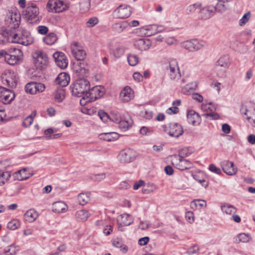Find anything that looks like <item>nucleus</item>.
I'll return each mask as SVG.
<instances>
[{
    "label": "nucleus",
    "mask_w": 255,
    "mask_h": 255,
    "mask_svg": "<svg viewBox=\"0 0 255 255\" xmlns=\"http://www.w3.org/2000/svg\"><path fill=\"white\" fill-rule=\"evenodd\" d=\"M211 5H208L200 11V15L202 18L208 19L211 17L217 11L222 13L228 8V2L231 0H210Z\"/></svg>",
    "instance_id": "f257e3e1"
},
{
    "label": "nucleus",
    "mask_w": 255,
    "mask_h": 255,
    "mask_svg": "<svg viewBox=\"0 0 255 255\" xmlns=\"http://www.w3.org/2000/svg\"><path fill=\"white\" fill-rule=\"evenodd\" d=\"M105 94V90L102 86H95L91 90H88V92L86 93L85 96L83 97L80 100V104L82 106H85L88 103L94 101L101 97Z\"/></svg>",
    "instance_id": "f03ea898"
},
{
    "label": "nucleus",
    "mask_w": 255,
    "mask_h": 255,
    "mask_svg": "<svg viewBox=\"0 0 255 255\" xmlns=\"http://www.w3.org/2000/svg\"><path fill=\"white\" fill-rule=\"evenodd\" d=\"M22 13L28 23H38L41 19V16L39 15V8L35 4L27 6Z\"/></svg>",
    "instance_id": "7ed1b4c3"
},
{
    "label": "nucleus",
    "mask_w": 255,
    "mask_h": 255,
    "mask_svg": "<svg viewBox=\"0 0 255 255\" xmlns=\"http://www.w3.org/2000/svg\"><path fill=\"white\" fill-rule=\"evenodd\" d=\"M90 89V83L85 79H80L75 81L71 87L72 95L78 97H84Z\"/></svg>",
    "instance_id": "20e7f679"
},
{
    "label": "nucleus",
    "mask_w": 255,
    "mask_h": 255,
    "mask_svg": "<svg viewBox=\"0 0 255 255\" xmlns=\"http://www.w3.org/2000/svg\"><path fill=\"white\" fill-rule=\"evenodd\" d=\"M69 6L61 0H49L46 8L50 12H61L66 10Z\"/></svg>",
    "instance_id": "39448f33"
},
{
    "label": "nucleus",
    "mask_w": 255,
    "mask_h": 255,
    "mask_svg": "<svg viewBox=\"0 0 255 255\" xmlns=\"http://www.w3.org/2000/svg\"><path fill=\"white\" fill-rule=\"evenodd\" d=\"M171 162L177 169L180 170L190 169L193 167V163L185 158L174 155L171 156Z\"/></svg>",
    "instance_id": "423d86ee"
},
{
    "label": "nucleus",
    "mask_w": 255,
    "mask_h": 255,
    "mask_svg": "<svg viewBox=\"0 0 255 255\" xmlns=\"http://www.w3.org/2000/svg\"><path fill=\"white\" fill-rule=\"evenodd\" d=\"M32 57L34 59V63L38 68L42 69L47 65L48 57L43 51H35L32 53Z\"/></svg>",
    "instance_id": "0eeeda50"
},
{
    "label": "nucleus",
    "mask_w": 255,
    "mask_h": 255,
    "mask_svg": "<svg viewBox=\"0 0 255 255\" xmlns=\"http://www.w3.org/2000/svg\"><path fill=\"white\" fill-rule=\"evenodd\" d=\"M4 60L10 65L18 64L22 61L21 51L19 49H14L12 52H7Z\"/></svg>",
    "instance_id": "6e6552de"
},
{
    "label": "nucleus",
    "mask_w": 255,
    "mask_h": 255,
    "mask_svg": "<svg viewBox=\"0 0 255 255\" xmlns=\"http://www.w3.org/2000/svg\"><path fill=\"white\" fill-rule=\"evenodd\" d=\"M131 13V7L129 5L121 4L113 12L114 18L124 19L128 17Z\"/></svg>",
    "instance_id": "1a4fd4ad"
},
{
    "label": "nucleus",
    "mask_w": 255,
    "mask_h": 255,
    "mask_svg": "<svg viewBox=\"0 0 255 255\" xmlns=\"http://www.w3.org/2000/svg\"><path fill=\"white\" fill-rule=\"evenodd\" d=\"M21 20L20 13L17 10H12L7 15L6 21L9 23L11 29H15L19 27Z\"/></svg>",
    "instance_id": "9d476101"
},
{
    "label": "nucleus",
    "mask_w": 255,
    "mask_h": 255,
    "mask_svg": "<svg viewBox=\"0 0 255 255\" xmlns=\"http://www.w3.org/2000/svg\"><path fill=\"white\" fill-rule=\"evenodd\" d=\"M1 80L3 84L9 87H14L16 85L17 79L15 74L11 71L5 70L1 75Z\"/></svg>",
    "instance_id": "9b49d317"
},
{
    "label": "nucleus",
    "mask_w": 255,
    "mask_h": 255,
    "mask_svg": "<svg viewBox=\"0 0 255 255\" xmlns=\"http://www.w3.org/2000/svg\"><path fill=\"white\" fill-rule=\"evenodd\" d=\"M15 98L14 93L10 90L0 86V101L4 104H9Z\"/></svg>",
    "instance_id": "f8f14e48"
},
{
    "label": "nucleus",
    "mask_w": 255,
    "mask_h": 255,
    "mask_svg": "<svg viewBox=\"0 0 255 255\" xmlns=\"http://www.w3.org/2000/svg\"><path fill=\"white\" fill-rule=\"evenodd\" d=\"M170 78L175 81H177L181 77L177 62L175 60H172L169 63Z\"/></svg>",
    "instance_id": "ddd939ff"
},
{
    "label": "nucleus",
    "mask_w": 255,
    "mask_h": 255,
    "mask_svg": "<svg viewBox=\"0 0 255 255\" xmlns=\"http://www.w3.org/2000/svg\"><path fill=\"white\" fill-rule=\"evenodd\" d=\"M53 57L57 65L61 69L66 68L68 64L66 55L62 52H56L53 55Z\"/></svg>",
    "instance_id": "4468645a"
},
{
    "label": "nucleus",
    "mask_w": 255,
    "mask_h": 255,
    "mask_svg": "<svg viewBox=\"0 0 255 255\" xmlns=\"http://www.w3.org/2000/svg\"><path fill=\"white\" fill-rule=\"evenodd\" d=\"M243 114L247 116V119L255 127V107L254 106L243 108L241 109Z\"/></svg>",
    "instance_id": "2eb2a0df"
},
{
    "label": "nucleus",
    "mask_w": 255,
    "mask_h": 255,
    "mask_svg": "<svg viewBox=\"0 0 255 255\" xmlns=\"http://www.w3.org/2000/svg\"><path fill=\"white\" fill-rule=\"evenodd\" d=\"M222 168L223 171L229 175H234L237 172V168L234 167L233 162L225 160L222 162Z\"/></svg>",
    "instance_id": "dca6fc26"
},
{
    "label": "nucleus",
    "mask_w": 255,
    "mask_h": 255,
    "mask_svg": "<svg viewBox=\"0 0 255 255\" xmlns=\"http://www.w3.org/2000/svg\"><path fill=\"white\" fill-rule=\"evenodd\" d=\"M182 47L189 51L198 50L201 48V45L196 39L187 40L181 43Z\"/></svg>",
    "instance_id": "f3484780"
},
{
    "label": "nucleus",
    "mask_w": 255,
    "mask_h": 255,
    "mask_svg": "<svg viewBox=\"0 0 255 255\" xmlns=\"http://www.w3.org/2000/svg\"><path fill=\"white\" fill-rule=\"evenodd\" d=\"M183 132L181 126L177 123H170L169 125V134L171 136L178 137Z\"/></svg>",
    "instance_id": "a211bd4d"
},
{
    "label": "nucleus",
    "mask_w": 255,
    "mask_h": 255,
    "mask_svg": "<svg viewBox=\"0 0 255 255\" xmlns=\"http://www.w3.org/2000/svg\"><path fill=\"white\" fill-rule=\"evenodd\" d=\"M133 97V92L128 86L125 87L120 93V98L123 102H129Z\"/></svg>",
    "instance_id": "6ab92c4d"
},
{
    "label": "nucleus",
    "mask_w": 255,
    "mask_h": 255,
    "mask_svg": "<svg viewBox=\"0 0 255 255\" xmlns=\"http://www.w3.org/2000/svg\"><path fill=\"white\" fill-rule=\"evenodd\" d=\"M133 222V217L128 214H123L117 218L118 225L128 226L131 224Z\"/></svg>",
    "instance_id": "aec40b11"
},
{
    "label": "nucleus",
    "mask_w": 255,
    "mask_h": 255,
    "mask_svg": "<svg viewBox=\"0 0 255 255\" xmlns=\"http://www.w3.org/2000/svg\"><path fill=\"white\" fill-rule=\"evenodd\" d=\"M151 42L148 39L141 38L136 40L134 46L141 51L147 50L151 46Z\"/></svg>",
    "instance_id": "412c9836"
},
{
    "label": "nucleus",
    "mask_w": 255,
    "mask_h": 255,
    "mask_svg": "<svg viewBox=\"0 0 255 255\" xmlns=\"http://www.w3.org/2000/svg\"><path fill=\"white\" fill-rule=\"evenodd\" d=\"M187 118L188 122L193 126L198 125L201 121L199 115L194 111H189Z\"/></svg>",
    "instance_id": "4be33fe9"
},
{
    "label": "nucleus",
    "mask_w": 255,
    "mask_h": 255,
    "mask_svg": "<svg viewBox=\"0 0 255 255\" xmlns=\"http://www.w3.org/2000/svg\"><path fill=\"white\" fill-rule=\"evenodd\" d=\"M132 151L128 150H122L119 156V159L121 162L128 163L133 160V158L131 157Z\"/></svg>",
    "instance_id": "5701e85b"
},
{
    "label": "nucleus",
    "mask_w": 255,
    "mask_h": 255,
    "mask_svg": "<svg viewBox=\"0 0 255 255\" xmlns=\"http://www.w3.org/2000/svg\"><path fill=\"white\" fill-rule=\"evenodd\" d=\"M69 81L70 77L69 75L64 72L59 74L55 79L56 83L62 87L66 86Z\"/></svg>",
    "instance_id": "b1692460"
},
{
    "label": "nucleus",
    "mask_w": 255,
    "mask_h": 255,
    "mask_svg": "<svg viewBox=\"0 0 255 255\" xmlns=\"http://www.w3.org/2000/svg\"><path fill=\"white\" fill-rule=\"evenodd\" d=\"M38 214L34 209H29L24 215V219L29 222H34L38 217Z\"/></svg>",
    "instance_id": "393cba45"
},
{
    "label": "nucleus",
    "mask_w": 255,
    "mask_h": 255,
    "mask_svg": "<svg viewBox=\"0 0 255 255\" xmlns=\"http://www.w3.org/2000/svg\"><path fill=\"white\" fill-rule=\"evenodd\" d=\"M130 24L127 21H123L121 22L116 23L112 26L113 29L118 32L121 33L126 29Z\"/></svg>",
    "instance_id": "a878e982"
},
{
    "label": "nucleus",
    "mask_w": 255,
    "mask_h": 255,
    "mask_svg": "<svg viewBox=\"0 0 255 255\" xmlns=\"http://www.w3.org/2000/svg\"><path fill=\"white\" fill-rule=\"evenodd\" d=\"M66 204L62 201L56 202L52 205V210L55 213H61L65 212L67 209Z\"/></svg>",
    "instance_id": "bb28decb"
},
{
    "label": "nucleus",
    "mask_w": 255,
    "mask_h": 255,
    "mask_svg": "<svg viewBox=\"0 0 255 255\" xmlns=\"http://www.w3.org/2000/svg\"><path fill=\"white\" fill-rule=\"evenodd\" d=\"M90 216L89 212L86 210H81L77 211L75 217L77 221L83 222L86 221Z\"/></svg>",
    "instance_id": "cd10ccee"
},
{
    "label": "nucleus",
    "mask_w": 255,
    "mask_h": 255,
    "mask_svg": "<svg viewBox=\"0 0 255 255\" xmlns=\"http://www.w3.org/2000/svg\"><path fill=\"white\" fill-rule=\"evenodd\" d=\"M100 138L104 140L110 141L118 138L119 135L115 132L103 133L100 134Z\"/></svg>",
    "instance_id": "c85d7f7f"
},
{
    "label": "nucleus",
    "mask_w": 255,
    "mask_h": 255,
    "mask_svg": "<svg viewBox=\"0 0 255 255\" xmlns=\"http://www.w3.org/2000/svg\"><path fill=\"white\" fill-rule=\"evenodd\" d=\"M72 52L74 57L77 60H83L86 56V52L84 50L78 48H72Z\"/></svg>",
    "instance_id": "c756f323"
},
{
    "label": "nucleus",
    "mask_w": 255,
    "mask_h": 255,
    "mask_svg": "<svg viewBox=\"0 0 255 255\" xmlns=\"http://www.w3.org/2000/svg\"><path fill=\"white\" fill-rule=\"evenodd\" d=\"M15 177L19 180H26L31 176V174L26 172V168H23L18 171L17 172H15Z\"/></svg>",
    "instance_id": "7c9ffc66"
},
{
    "label": "nucleus",
    "mask_w": 255,
    "mask_h": 255,
    "mask_svg": "<svg viewBox=\"0 0 255 255\" xmlns=\"http://www.w3.org/2000/svg\"><path fill=\"white\" fill-rule=\"evenodd\" d=\"M57 39L55 33H50L43 38V41L47 45H52L56 42Z\"/></svg>",
    "instance_id": "2f4dec72"
},
{
    "label": "nucleus",
    "mask_w": 255,
    "mask_h": 255,
    "mask_svg": "<svg viewBox=\"0 0 255 255\" xmlns=\"http://www.w3.org/2000/svg\"><path fill=\"white\" fill-rule=\"evenodd\" d=\"M78 200L79 204L83 206L90 201V194L89 193H82L78 195Z\"/></svg>",
    "instance_id": "473e14b6"
},
{
    "label": "nucleus",
    "mask_w": 255,
    "mask_h": 255,
    "mask_svg": "<svg viewBox=\"0 0 255 255\" xmlns=\"http://www.w3.org/2000/svg\"><path fill=\"white\" fill-rule=\"evenodd\" d=\"M113 245L116 248H120L121 251L124 253H127L128 250V247L124 245L122 241L119 238H116L113 241Z\"/></svg>",
    "instance_id": "72a5a7b5"
},
{
    "label": "nucleus",
    "mask_w": 255,
    "mask_h": 255,
    "mask_svg": "<svg viewBox=\"0 0 255 255\" xmlns=\"http://www.w3.org/2000/svg\"><path fill=\"white\" fill-rule=\"evenodd\" d=\"M55 101L61 102L65 98V91L62 88L58 89L53 93Z\"/></svg>",
    "instance_id": "f704fd0d"
},
{
    "label": "nucleus",
    "mask_w": 255,
    "mask_h": 255,
    "mask_svg": "<svg viewBox=\"0 0 255 255\" xmlns=\"http://www.w3.org/2000/svg\"><path fill=\"white\" fill-rule=\"evenodd\" d=\"M132 123L131 119L129 118L128 120H122L119 123V128L123 130H128L131 126Z\"/></svg>",
    "instance_id": "c9c22d12"
},
{
    "label": "nucleus",
    "mask_w": 255,
    "mask_h": 255,
    "mask_svg": "<svg viewBox=\"0 0 255 255\" xmlns=\"http://www.w3.org/2000/svg\"><path fill=\"white\" fill-rule=\"evenodd\" d=\"M194 149L192 148L186 147L180 150L178 153V155H177V156L185 158V157H187L190 155L194 152Z\"/></svg>",
    "instance_id": "e433bc0d"
},
{
    "label": "nucleus",
    "mask_w": 255,
    "mask_h": 255,
    "mask_svg": "<svg viewBox=\"0 0 255 255\" xmlns=\"http://www.w3.org/2000/svg\"><path fill=\"white\" fill-rule=\"evenodd\" d=\"M190 206L192 209L196 208L200 209L206 206V202L204 200L196 199L191 202Z\"/></svg>",
    "instance_id": "4c0bfd02"
},
{
    "label": "nucleus",
    "mask_w": 255,
    "mask_h": 255,
    "mask_svg": "<svg viewBox=\"0 0 255 255\" xmlns=\"http://www.w3.org/2000/svg\"><path fill=\"white\" fill-rule=\"evenodd\" d=\"M229 57L228 55L221 57L217 62L216 65L227 68L229 65Z\"/></svg>",
    "instance_id": "58836bf2"
},
{
    "label": "nucleus",
    "mask_w": 255,
    "mask_h": 255,
    "mask_svg": "<svg viewBox=\"0 0 255 255\" xmlns=\"http://www.w3.org/2000/svg\"><path fill=\"white\" fill-rule=\"evenodd\" d=\"M9 35L7 31L2 28H0V44H4L8 41Z\"/></svg>",
    "instance_id": "ea45409f"
},
{
    "label": "nucleus",
    "mask_w": 255,
    "mask_h": 255,
    "mask_svg": "<svg viewBox=\"0 0 255 255\" xmlns=\"http://www.w3.org/2000/svg\"><path fill=\"white\" fill-rule=\"evenodd\" d=\"M221 210L224 213L229 215L235 214L236 212V208L230 205H222Z\"/></svg>",
    "instance_id": "a19ab883"
},
{
    "label": "nucleus",
    "mask_w": 255,
    "mask_h": 255,
    "mask_svg": "<svg viewBox=\"0 0 255 255\" xmlns=\"http://www.w3.org/2000/svg\"><path fill=\"white\" fill-rule=\"evenodd\" d=\"M10 177V174L8 171L0 173V186L4 185Z\"/></svg>",
    "instance_id": "79ce46f5"
},
{
    "label": "nucleus",
    "mask_w": 255,
    "mask_h": 255,
    "mask_svg": "<svg viewBox=\"0 0 255 255\" xmlns=\"http://www.w3.org/2000/svg\"><path fill=\"white\" fill-rule=\"evenodd\" d=\"M80 9L84 12L88 11L91 6V0H83L80 3Z\"/></svg>",
    "instance_id": "37998d69"
},
{
    "label": "nucleus",
    "mask_w": 255,
    "mask_h": 255,
    "mask_svg": "<svg viewBox=\"0 0 255 255\" xmlns=\"http://www.w3.org/2000/svg\"><path fill=\"white\" fill-rule=\"evenodd\" d=\"M35 82H31L27 83L25 86V91L27 93L30 94H36L35 89Z\"/></svg>",
    "instance_id": "c03bdc74"
},
{
    "label": "nucleus",
    "mask_w": 255,
    "mask_h": 255,
    "mask_svg": "<svg viewBox=\"0 0 255 255\" xmlns=\"http://www.w3.org/2000/svg\"><path fill=\"white\" fill-rule=\"evenodd\" d=\"M32 42L31 38L30 36H28L27 34L26 35L24 34L21 35L20 41H19V44L25 46L30 44Z\"/></svg>",
    "instance_id": "a18cd8bd"
},
{
    "label": "nucleus",
    "mask_w": 255,
    "mask_h": 255,
    "mask_svg": "<svg viewBox=\"0 0 255 255\" xmlns=\"http://www.w3.org/2000/svg\"><path fill=\"white\" fill-rule=\"evenodd\" d=\"M128 61L130 66H135L138 62V57L134 54H130L128 56Z\"/></svg>",
    "instance_id": "49530a36"
},
{
    "label": "nucleus",
    "mask_w": 255,
    "mask_h": 255,
    "mask_svg": "<svg viewBox=\"0 0 255 255\" xmlns=\"http://www.w3.org/2000/svg\"><path fill=\"white\" fill-rule=\"evenodd\" d=\"M18 251L17 247L14 245H10L6 247L4 251V253L6 255H15Z\"/></svg>",
    "instance_id": "de8ad7c7"
},
{
    "label": "nucleus",
    "mask_w": 255,
    "mask_h": 255,
    "mask_svg": "<svg viewBox=\"0 0 255 255\" xmlns=\"http://www.w3.org/2000/svg\"><path fill=\"white\" fill-rule=\"evenodd\" d=\"M251 16V12L250 11L246 13L239 21L240 26H243L245 25L250 19Z\"/></svg>",
    "instance_id": "09e8293b"
},
{
    "label": "nucleus",
    "mask_w": 255,
    "mask_h": 255,
    "mask_svg": "<svg viewBox=\"0 0 255 255\" xmlns=\"http://www.w3.org/2000/svg\"><path fill=\"white\" fill-rule=\"evenodd\" d=\"M237 239L238 240L239 242L247 243L250 240L251 237L249 235L246 234L242 233L240 234L238 236Z\"/></svg>",
    "instance_id": "8fccbe9b"
},
{
    "label": "nucleus",
    "mask_w": 255,
    "mask_h": 255,
    "mask_svg": "<svg viewBox=\"0 0 255 255\" xmlns=\"http://www.w3.org/2000/svg\"><path fill=\"white\" fill-rule=\"evenodd\" d=\"M20 226V223L16 220H13L7 224V228L10 230H14Z\"/></svg>",
    "instance_id": "3c124183"
},
{
    "label": "nucleus",
    "mask_w": 255,
    "mask_h": 255,
    "mask_svg": "<svg viewBox=\"0 0 255 255\" xmlns=\"http://www.w3.org/2000/svg\"><path fill=\"white\" fill-rule=\"evenodd\" d=\"M109 119L114 122L118 124H119L122 119L120 115L118 112L112 113Z\"/></svg>",
    "instance_id": "603ef678"
},
{
    "label": "nucleus",
    "mask_w": 255,
    "mask_h": 255,
    "mask_svg": "<svg viewBox=\"0 0 255 255\" xmlns=\"http://www.w3.org/2000/svg\"><path fill=\"white\" fill-rule=\"evenodd\" d=\"M150 28L155 29V31H153L149 33L150 35H154L157 32L162 31L164 29V26L162 25H157L155 24L151 25Z\"/></svg>",
    "instance_id": "864d4df0"
},
{
    "label": "nucleus",
    "mask_w": 255,
    "mask_h": 255,
    "mask_svg": "<svg viewBox=\"0 0 255 255\" xmlns=\"http://www.w3.org/2000/svg\"><path fill=\"white\" fill-rule=\"evenodd\" d=\"M125 50L123 47H117L114 51V55L115 57H121L124 53Z\"/></svg>",
    "instance_id": "5fc2aeb1"
},
{
    "label": "nucleus",
    "mask_w": 255,
    "mask_h": 255,
    "mask_svg": "<svg viewBox=\"0 0 255 255\" xmlns=\"http://www.w3.org/2000/svg\"><path fill=\"white\" fill-rule=\"evenodd\" d=\"M33 122V117L32 115H30L26 117L23 121L22 125L25 128H27L30 126Z\"/></svg>",
    "instance_id": "6e6d98bb"
},
{
    "label": "nucleus",
    "mask_w": 255,
    "mask_h": 255,
    "mask_svg": "<svg viewBox=\"0 0 255 255\" xmlns=\"http://www.w3.org/2000/svg\"><path fill=\"white\" fill-rule=\"evenodd\" d=\"M35 89L36 91V94L37 93H41L43 92L45 89V86L44 84L41 83H38L35 82Z\"/></svg>",
    "instance_id": "4d7b16f0"
},
{
    "label": "nucleus",
    "mask_w": 255,
    "mask_h": 255,
    "mask_svg": "<svg viewBox=\"0 0 255 255\" xmlns=\"http://www.w3.org/2000/svg\"><path fill=\"white\" fill-rule=\"evenodd\" d=\"M98 115L101 120L104 122H107L110 118L109 116L103 110H100L98 112Z\"/></svg>",
    "instance_id": "13d9d810"
},
{
    "label": "nucleus",
    "mask_w": 255,
    "mask_h": 255,
    "mask_svg": "<svg viewBox=\"0 0 255 255\" xmlns=\"http://www.w3.org/2000/svg\"><path fill=\"white\" fill-rule=\"evenodd\" d=\"M106 173H101L98 174L93 175L92 179L96 181H101L106 178Z\"/></svg>",
    "instance_id": "bf43d9fd"
},
{
    "label": "nucleus",
    "mask_w": 255,
    "mask_h": 255,
    "mask_svg": "<svg viewBox=\"0 0 255 255\" xmlns=\"http://www.w3.org/2000/svg\"><path fill=\"white\" fill-rule=\"evenodd\" d=\"M99 22V20L96 17H93L90 18L87 22V24L88 27H93L96 25Z\"/></svg>",
    "instance_id": "052dcab7"
},
{
    "label": "nucleus",
    "mask_w": 255,
    "mask_h": 255,
    "mask_svg": "<svg viewBox=\"0 0 255 255\" xmlns=\"http://www.w3.org/2000/svg\"><path fill=\"white\" fill-rule=\"evenodd\" d=\"M38 32L42 35L46 34L48 31L47 27L43 25H40L37 27Z\"/></svg>",
    "instance_id": "680f3d73"
},
{
    "label": "nucleus",
    "mask_w": 255,
    "mask_h": 255,
    "mask_svg": "<svg viewBox=\"0 0 255 255\" xmlns=\"http://www.w3.org/2000/svg\"><path fill=\"white\" fill-rule=\"evenodd\" d=\"M21 36V35H19L17 33H15L13 34H10L9 35V37H11L12 38L11 41L16 43H19V41H20Z\"/></svg>",
    "instance_id": "e2e57ef3"
},
{
    "label": "nucleus",
    "mask_w": 255,
    "mask_h": 255,
    "mask_svg": "<svg viewBox=\"0 0 255 255\" xmlns=\"http://www.w3.org/2000/svg\"><path fill=\"white\" fill-rule=\"evenodd\" d=\"M209 170L216 174H220L221 171L219 168L217 167L214 164H211L209 167Z\"/></svg>",
    "instance_id": "0e129e2a"
},
{
    "label": "nucleus",
    "mask_w": 255,
    "mask_h": 255,
    "mask_svg": "<svg viewBox=\"0 0 255 255\" xmlns=\"http://www.w3.org/2000/svg\"><path fill=\"white\" fill-rule=\"evenodd\" d=\"M185 217L188 222L190 223H192L194 220V214L192 212H187L186 213Z\"/></svg>",
    "instance_id": "69168bd1"
},
{
    "label": "nucleus",
    "mask_w": 255,
    "mask_h": 255,
    "mask_svg": "<svg viewBox=\"0 0 255 255\" xmlns=\"http://www.w3.org/2000/svg\"><path fill=\"white\" fill-rule=\"evenodd\" d=\"M201 4H193L189 5L187 7V10H189L190 12H194L197 8H200L201 7Z\"/></svg>",
    "instance_id": "338daca9"
},
{
    "label": "nucleus",
    "mask_w": 255,
    "mask_h": 255,
    "mask_svg": "<svg viewBox=\"0 0 255 255\" xmlns=\"http://www.w3.org/2000/svg\"><path fill=\"white\" fill-rule=\"evenodd\" d=\"M149 241V238L148 237L141 238L138 240V244L140 246H144L146 245Z\"/></svg>",
    "instance_id": "774afa93"
}]
</instances>
